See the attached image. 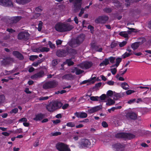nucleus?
<instances>
[{
	"mask_svg": "<svg viewBox=\"0 0 151 151\" xmlns=\"http://www.w3.org/2000/svg\"><path fill=\"white\" fill-rule=\"evenodd\" d=\"M136 100L135 99H132L128 101L127 103L128 104H131L134 103Z\"/></svg>",
	"mask_w": 151,
	"mask_h": 151,
	"instance_id": "59",
	"label": "nucleus"
},
{
	"mask_svg": "<svg viewBox=\"0 0 151 151\" xmlns=\"http://www.w3.org/2000/svg\"><path fill=\"white\" fill-rule=\"evenodd\" d=\"M75 115L78 118H85L87 116V114L84 112H76Z\"/></svg>",
	"mask_w": 151,
	"mask_h": 151,
	"instance_id": "23",
	"label": "nucleus"
},
{
	"mask_svg": "<svg viewBox=\"0 0 151 151\" xmlns=\"http://www.w3.org/2000/svg\"><path fill=\"white\" fill-rule=\"evenodd\" d=\"M122 61V58H117L116 59V63L115 64L116 67H117L119 65V63Z\"/></svg>",
	"mask_w": 151,
	"mask_h": 151,
	"instance_id": "35",
	"label": "nucleus"
},
{
	"mask_svg": "<svg viewBox=\"0 0 151 151\" xmlns=\"http://www.w3.org/2000/svg\"><path fill=\"white\" fill-rule=\"evenodd\" d=\"M95 48L97 51L101 52L102 50V48L101 47L99 48L98 46H95Z\"/></svg>",
	"mask_w": 151,
	"mask_h": 151,
	"instance_id": "49",
	"label": "nucleus"
},
{
	"mask_svg": "<svg viewBox=\"0 0 151 151\" xmlns=\"http://www.w3.org/2000/svg\"><path fill=\"white\" fill-rule=\"evenodd\" d=\"M104 11L107 13H110L111 11V9L109 8H106L104 9Z\"/></svg>",
	"mask_w": 151,
	"mask_h": 151,
	"instance_id": "46",
	"label": "nucleus"
},
{
	"mask_svg": "<svg viewBox=\"0 0 151 151\" xmlns=\"http://www.w3.org/2000/svg\"><path fill=\"white\" fill-rule=\"evenodd\" d=\"M48 99V97L45 96V97H41L39 98V100L40 101L46 100Z\"/></svg>",
	"mask_w": 151,
	"mask_h": 151,
	"instance_id": "54",
	"label": "nucleus"
},
{
	"mask_svg": "<svg viewBox=\"0 0 151 151\" xmlns=\"http://www.w3.org/2000/svg\"><path fill=\"white\" fill-rule=\"evenodd\" d=\"M121 86L124 89L127 90L129 89V86L126 83L124 82L121 84Z\"/></svg>",
	"mask_w": 151,
	"mask_h": 151,
	"instance_id": "31",
	"label": "nucleus"
},
{
	"mask_svg": "<svg viewBox=\"0 0 151 151\" xmlns=\"http://www.w3.org/2000/svg\"><path fill=\"white\" fill-rule=\"evenodd\" d=\"M112 147L116 150H122L125 147L124 145L119 143H117L112 145Z\"/></svg>",
	"mask_w": 151,
	"mask_h": 151,
	"instance_id": "18",
	"label": "nucleus"
},
{
	"mask_svg": "<svg viewBox=\"0 0 151 151\" xmlns=\"http://www.w3.org/2000/svg\"><path fill=\"white\" fill-rule=\"evenodd\" d=\"M114 94L113 92L112 91L109 90L107 92L106 95L108 97H110L112 95L113 96Z\"/></svg>",
	"mask_w": 151,
	"mask_h": 151,
	"instance_id": "41",
	"label": "nucleus"
},
{
	"mask_svg": "<svg viewBox=\"0 0 151 151\" xmlns=\"http://www.w3.org/2000/svg\"><path fill=\"white\" fill-rule=\"evenodd\" d=\"M69 104H65L63 106H62V108L63 109H65L67 108Z\"/></svg>",
	"mask_w": 151,
	"mask_h": 151,
	"instance_id": "63",
	"label": "nucleus"
},
{
	"mask_svg": "<svg viewBox=\"0 0 151 151\" xmlns=\"http://www.w3.org/2000/svg\"><path fill=\"white\" fill-rule=\"evenodd\" d=\"M5 97L4 95L1 94L0 95V104L4 102L5 101Z\"/></svg>",
	"mask_w": 151,
	"mask_h": 151,
	"instance_id": "36",
	"label": "nucleus"
},
{
	"mask_svg": "<svg viewBox=\"0 0 151 151\" xmlns=\"http://www.w3.org/2000/svg\"><path fill=\"white\" fill-rule=\"evenodd\" d=\"M137 115L134 112H130L127 113L126 115V117L127 119L135 120L137 119Z\"/></svg>",
	"mask_w": 151,
	"mask_h": 151,
	"instance_id": "17",
	"label": "nucleus"
},
{
	"mask_svg": "<svg viewBox=\"0 0 151 151\" xmlns=\"http://www.w3.org/2000/svg\"><path fill=\"white\" fill-rule=\"evenodd\" d=\"M135 91L132 90H128L126 92V93L127 95H130L132 93H134Z\"/></svg>",
	"mask_w": 151,
	"mask_h": 151,
	"instance_id": "57",
	"label": "nucleus"
},
{
	"mask_svg": "<svg viewBox=\"0 0 151 151\" xmlns=\"http://www.w3.org/2000/svg\"><path fill=\"white\" fill-rule=\"evenodd\" d=\"M60 119H56L55 120H53L52 122L54 124H58L60 122Z\"/></svg>",
	"mask_w": 151,
	"mask_h": 151,
	"instance_id": "61",
	"label": "nucleus"
},
{
	"mask_svg": "<svg viewBox=\"0 0 151 151\" xmlns=\"http://www.w3.org/2000/svg\"><path fill=\"white\" fill-rule=\"evenodd\" d=\"M74 11L76 12H78L81 7V0H75L73 3Z\"/></svg>",
	"mask_w": 151,
	"mask_h": 151,
	"instance_id": "11",
	"label": "nucleus"
},
{
	"mask_svg": "<svg viewBox=\"0 0 151 151\" xmlns=\"http://www.w3.org/2000/svg\"><path fill=\"white\" fill-rule=\"evenodd\" d=\"M12 54L14 56L19 60H22L24 59V57L23 55L17 51H13Z\"/></svg>",
	"mask_w": 151,
	"mask_h": 151,
	"instance_id": "19",
	"label": "nucleus"
},
{
	"mask_svg": "<svg viewBox=\"0 0 151 151\" xmlns=\"http://www.w3.org/2000/svg\"><path fill=\"white\" fill-rule=\"evenodd\" d=\"M102 126L105 128L107 127L108 126V125L107 123L105 121L103 122L102 123Z\"/></svg>",
	"mask_w": 151,
	"mask_h": 151,
	"instance_id": "55",
	"label": "nucleus"
},
{
	"mask_svg": "<svg viewBox=\"0 0 151 151\" xmlns=\"http://www.w3.org/2000/svg\"><path fill=\"white\" fill-rule=\"evenodd\" d=\"M132 54V53H129L127 52H125L123 55H122L123 58H125L126 57L129 56L131 55Z\"/></svg>",
	"mask_w": 151,
	"mask_h": 151,
	"instance_id": "43",
	"label": "nucleus"
},
{
	"mask_svg": "<svg viewBox=\"0 0 151 151\" xmlns=\"http://www.w3.org/2000/svg\"><path fill=\"white\" fill-rule=\"evenodd\" d=\"M122 108V106H116L115 107H113L111 108L110 109H108V111L111 113V111H114L115 109H121Z\"/></svg>",
	"mask_w": 151,
	"mask_h": 151,
	"instance_id": "30",
	"label": "nucleus"
},
{
	"mask_svg": "<svg viewBox=\"0 0 151 151\" xmlns=\"http://www.w3.org/2000/svg\"><path fill=\"white\" fill-rule=\"evenodd\" d=\"M44 75V72L42 71H41L39 73L32 76L31 78L33 79H36L39 78L43 77Z\"/></svg>",
	"mask_w": 151,
	"mask_h": 151,
	"instance_id": "21",
	"label": "nucleus"
},
{
	"mask_svg": "<svg viewBox=\"0 0 151 151\" xmlns=\"http://www.w3.org/2000/svg\"><path fill=\"white\" fill-rule=\"evenodd\" d=\"M63 104L60 101H55L50 102L46 106L47 109L50 112L54 111L60 109L62 106Z\"/></svg>",
	"mask_w": 151,
	"mask_h": 151,
	"instance_id": "2",
	"label": "nucleus"
},
{
	"mask_svg": "<svg viewBox=\"0 0 151 151\" xmlns=\"http://www.w3.org/2000/svg\"><path fill=\"white\" fill-rule=\"evenodd\" d=\"M80 147L85 148L90 147L91 145V142L90 140L87 139H82L80 143Z\"/></svg>",
	"mask_w": 151,
	"mask_h": 151,
	"instance_id": "8",
	"label": "nucleus"
},
{
	"mask_svg": "<svg viewBox=\"0 0 151 151\" xmlns=\"http://www.w3.org/2000/svg\"><path fill=\"white\" fill-rule=\"evenodd\" d=\"M75 69L76 70V74L78 75L81 74L84 72V71L81 70L80 69H79L78 68H75Z\"/></svg>",
	"mask_w": 151,
	"mask_h": 151,
	"instance_id": "34",
	"label": "nucleus"
},
{
	"mask_svg": "<svg viewBox=\"0 0 151 151\" xmlns=\"http://www.w3.org/2000/svg\"><path fill=\"white\" fill-rule=\"evenodd\" d=\"M119 35L125 38L128 37V33L126 32H121L119 33Z\"/></svg>",
	"mask_w": 151,
	"mask_h": 151,
	"instance_id": "33",
	"label": "nucleus"
},
{
	"mask_svg": "<svg viewBox=\"0 0 151 151\" xmlns=\"http://www.w3.org/2000/svg\"><path fill=\"white\" fill-rule=\"evenodd\" d=\"M58 60L57 59L53 60L52 63V64L53 66H55L58 64Z\"/></svg>",
	"mask_w": 151,
	"mask_h": 151,
	"instance_id": "45",
	"label": "nucleus"
},
{
	"mask_svg": "<svg viewBox=\"0 0 151 151\" xmlns=\"http://www.w3.org/2000/svg\"><path fill=\"white\" fill-rule=\"evenodd\" d=\"M56 147L57 149L60 151H70V150L67 145L62 143H58Z\"/></svg>",
	"mask_w": 151,
	"mask_h": 151,
	"instance_id": "9",
	"label": "nucleus"
},
{
	"mask_svg": "<svg viewBox=\"0 0 151 151\" xmlns=\"http://www.w3.org/2000/svg\"><path fill=\"white\" fill-rule=\"evenodd\" d=\"M18 111V109L17 108H15L13 109H12L11 111H10V113L11 114H12L13 113L14 114H16L17 112Z\"/></svg>",
	"mask_w": 151,
	"mask_h": 151,
	"instance_id": "48",
	"label": "nucleus"
},
{
	"mask_svg": "<svg viewBox=\"0 0 151 151\" xmlns=\"http://www.w3.org/2000/svg\"><path fill=\"white\" fill-rule=\"evenodd\" d=\"M58 85V82L55 80H53L44 83L43 88L45 89L52 88L56 87Z\"/></svg>",
	"mask_w": 151,
	"mask_h": 151,
	"instance_id": "5",
	"label": "nucleus"
},
{
	"mask_svg": "<svg viewBox=\"0 0 151 151\" xmlns=\"http://www.w3.org/2000/svg\"><path fill=\"white\" fill-rule=\"evenodd\" d=\"M22 18V17L21 16H15L11 17L9 19L10 24L12 26L14 24L19 22Z\"/></svg>",
	"mask_w": 151,
	"mask_h": 151,
	"instance_id": "13",
	"label": "nucleus"
},
{
	"mask_svg": "<svg viewBox=\"0 0 151 151\" xmlns=\"http://www.w3.org/2000/svg\"><path fill=\"white\" fill-rule=\"evenodd\" d=\"M66 125L69 127H73L75 126V124L73 122H69L67 123Z\"/></svg>",
	"mask_w": 151,
	"mask_h": 151,
	"instance_id": "42",
	"label": "nucleus"
},
{
	"mask_svg": "<svg viewBox=\"0 0 151 151\" xmlns=\"http://www.w3.org/2000/svg\"><path fill=\"white\" fill-rule=\"evenodd\" d=\"M115 58L114 57H111L109 58V61L111 63H113L114 61Z\"/></svg>",
	"mask_w": 151,
	"mask_h": 151,
	"instance_id": "58",
	"label": "nucleus"
},
{
	"mask_svg": "<svg viewBox=\"0 0 151 151\" xmlns=\"http://www.w3.org/2000/svg\"><path fill=\"white\" fill-rule=\"evenodd\" d=\"M6 31L11 33H12L15 32V31L11 28H7Z\"/></svg>",
	"mask_w": 151,
	"mask_h": 151,
	"instance_id": "53",
	"label": "nucleus"
},
{
	"mask_svg": "<svg viewBox=\"0 0 151 151\" xmlns=\"http://www.w3.org/2000/svg\"><path fill=\"white\" fill-rule=\"evenodd\" d=\"M48 44L50 48L54 49L55 47V45L52 44L51 41H49L48 42Z\"/></svg>",
	"mask_w": 151,
	"mask_h": 151,
	"instance_id": "50",
	"label": "nucleus"
},
{
	"mask_svg": "<svg viewBox=\"0 0 151 151\" xmlns=\"http://www.w3.org/2000/svg\"><path fill=\"white\" fill-rule=\"evenodd\" d=\"M66 62L68 66L73 65L74 63L71 59H68L66 60Z\"/></svg>",
	"mask_w": 151,
	"mask_h": 151,
	"instance_id": "38",
	"label": "nucleus"
},
{
	"mask_svg": "<svg viewBox=\"0 0 151 151\" xmlns=\"http://www.w3.org/2000/svg\"><path fill=\"white\" fill-rule=\"evenodd\" d=\"M73 28V26L70 24L65 23H58L55 26V30L60 32L69 31Z\"/></svg>",
	"mask_w": 151,
	"mask_h": 151,
	"instance_id": "1",
	"label": "nucleus"
},
{
	"mask_svg": "<svg viewBox=\"0 0 151 151\" xmlns=\"http://www.w3.org/2000/svg\"><path fill=\"white\" fill-rule=\"evenodd\" d=\"M56 55L57 56L60 57L65 56L68 55L66 48L65 47L64 49H60L58 50L56 52Z\"/></svg>",
	"mask_w": 151,
	"mask_h": 151,
	"instance_id": "14",
	"label": "nucleus"
},
{
	"mask_svg": "<svg viewBox=\"0 0 151 151\" xmlns=\"http://www.w3.org/2000/svg\"><path fill=\"white\" fill-rule=\"evenodd\" d=\"M115 137L118 138L130 139L134 137L135 135L132 134L126 133H119L115 135Z\"/></svg>",
	"mask_w": 151,
	"mask_h": 151,
	"instance_id": "6",
	"label": "nucleus"
},
{
	"mask_svg": "<svg viewBox=\"0 0 151 151\" xmlns=\"http://www.w3.org/2000/svg\"><path fill=\"white\" fill-rule=\"evenodd\" d=\"M56 44L57 45L61 44L62 41L60 40H58L56 41Z\"/></svg>",
	"mask_w": 151,
	"mask_h": 151,
	"instance_id": "62",
	"label": "nucleus"
},
{
	"mask_svg": "<svg viewBox=\"0 0 151 151\" xmlns=\"http://www.w3.org/2000/svg\"><path fill=\"white\" fill-rule=\"evenodd\" d=\"M84 9L83 8H81V12L78 14L79 16L81 17L82 15L84 13Z\"/></svg>",
	"mask_w": 151,
	"mask_h": 151,
	"instance_id": "56",
	"label": "nucleus"
},
{
	"mask_svg": "<svg viewBox=\"0 0 151 151\" xmlns=\"http://www.w3.org/2000/svg\"><path fill=\"white\" fill-rule=\"evenodd\" d=\"M50 49L46 47H43L40 49V51L42 52H47L49 51Z\"/></svg>",
	"mask_w": 151,
	"mask_h": 151,
	"instance_id": "40",
	"label": "nucleus"
},
{
	"mask_svg": "<svg viewBox=\"0 0 151 151\" xmlns=\"http://www.w3.org/2000/svg\"><path fill=\"white\" fill-rule=\"evenodd\" d=\"M109 19V17L106 15L99 16L95 20V22L96 23H100L102 24L105 23Z\"/></svg>",
	"mask_w": 151,
	"mask_h": 151,
	"instance_id": "10",
	"label": "nucleus"
},
{
	"mask_svg": "<svg viewBox=\"0 0 151 151\" xmlns=\"http://www.w3.org/2000/svg\"><path fill=\"white\" fill-rule=\"evenodd\" d=\"M10 36L9 35H7L4 36L3 37V39L4 40H7L9 39Z\"/></svg>",
	"mask_w": 151,
	"mask_h": 151,
	"instance_id": "64",
	"label": "nucleus"
},
{
	"mask_svg": "<svg viewBox=\"0 0 151 151\" xmlns=\"http://www.w3.org/2000/svg\"><path fill=\"white\" fill-rule=\"evenodd\" d=\"M16 2L19 4H25L30 1V0H16Z\"/></svg>",
	"mask_w": 151,
	"mask_h": 151,
	"instance_id": "27",
	"label": "nucleus"
},
{
	"mask_svg": "<svg viewBox=\"0 0 151 151\" xmlns=\"http://www.w3.org/2000/svg\"><path fill=\"white\" fill-rule=\"evenodd\" d=\"M92 65V63L91 62H87L80 64L78 66L82 69H87L91 67Z\"/></svg>",
	"mask_w": 151,
	"mask_h": 151,
	"instance_id": "16",
	"label": "nucleus"
},
{
	"mask_svg": "<svg viewBox=\"0 0 151 151\" xmlns=\"http://www.w3.org/2000/svg\"><path fill=\"white\" fill-rule=\"evenodd\" d=\"M0 5L6 7H12L13 6L11 0H0Z\"/></svg>",
	"mask_w": 151,
	"mask_h": 151,
	"instance_id": "12",
	"label": "nucleus"
},
{
	"mask_svg": "<svg viewBox=\"0 0 151 151\" xmlns=\"http://www.w3.org/2000/svg\"><path fill=\"white\" fill-rule=\"evenodd\" d=\"M22 129L20 128L19 129H17L14 132V133H20L22 132Z\"/></svg>",
	"mask_w": 151,
	"mask_h": 151,
	"instance_id": "52",
	"label": "nucleus"
},
{
	"mask_svg": "<svg viewBox=\"0 0 151 151\" xmlns=\"http://www.w3.org/2000/svg\"><path fill=\"white\" fill-rule=\"evenodd\" d=\"M66 50L68 52V55L69 54L70 55H73L76 54L77 53V51L75 49L70 47H66Z\"/></svg>",
	"mask_w": 151,
	"mask_h": 151,
	"instance_id": "22",
	"label": "nucleus"
},
{
	"mask_svg": "<svg viewBox=\"0 0 151 151\" xmlns=\"http://www.w3.org/2000/svg\"><path fill=\"white\" fill-rule=\"evenodd\" d=\"M99 97H100V99H99L100 100H104L106 98V96L105 94H103Z\"/></svg>",
	"mask_w": 151,
	"mask_h": 151,
	"instance_id": "47",
	"label": "nucleus"
},
{
	"mask_svg": "<svg viewBox=\"0 0 151 151\" xmlns=\"http://www.w3.org/2000/svg\"><path fill=\"white\" fill-rule=\"evenodd\" d=\"M14 62V60L13 58L9 56H7L4 57L2 60L1 63L2 65L4 66H8L11 65Z\"/></svg>",
	"mask_w": 151,
	"mask_h": 151,
	"instance_id": "4",
	"label": "nucleus"
},
{
	"mask_svg": "<svg viewBox=\"0 0 151 151\" xmlns=\"http://www.w3.org/2000/svg\"><path fill=\"white\" fill-rule=\"evenodd\" d=\"M142 42H138L132 43L131 45V47L133 50H135L137 49L139 46V45L142 44L145 41V38H141Z\"/></svg>",
	"mask_w": 151,
	"mask_h": 151,
	"instance_id": "15",
	"label": "nucleus"
},
{
	"mask_svg": "<svg viewBox=\"0 0 151 151\" xmlns=\"http://www.w3.org/2000/svg\"><path fill=\"white\" fill-rule=\"evenodd\" d=\"M38 57L37 55H31L30 57L29 60H31L33 61Z\"/></svg>",
	"mask_w": 151,
	"mask_h": 151,
	"instance_id": "44",
	"label": "nucleus"
},
{
	"mask_svg": "<svg viewBox=\"0 0 151 151\" xmlns=\"http://www.w3.org/2000/svg\"><path fill=\"white\" fill-rule=\"evenodd\" d=\"M125 94V93H116L114 92L113 94V99L117 100L120 98L123 97Z\"/></svg>",
	"mask_w": 151,
	"mask_h": 151,
	"instance_id": "24",
	"label": "nucleus"
},
{
	"mask_svg": "<svg viewBox=\"0 0 151 151\" xmlns=\"http://www.w3.org/2000/svg\"><path fill=\"white\" fill-rule=\"evenodd\" d=\"M110 70L112 73L113 75H115L117 71L116 69L115 68H111L110 69Z\"/></svg>",
	"mask_w": 151,
	"mask_h": 151,
	"instance_id": "51",
	"label": "nucleus"
},
{
	"mask_svg": "<svg viewBox=\"0 0 151 151\" xmlns=\"http://www.w3.org/2000/svg\"><path fill=\"white\" fill-rule=\"evenodd\" d=\"M127 42L126 41H123L122 42H118V45L119 47H122L125 46L127 44Z\"/></svg>",
	"mask_w": 151,
	"mask_h": 151,
	"instance_id": "39",
	"label": "nucleus"
},
{
	"mask_svg": "<svg viewBox=\"0 0 151 151\" xmlns=\"http://www.w3.org/2000/svg\"><path fill=\"white\" fill-rule=\"evenodd\" d=\"M29 34L25 31L21 32L18 35L17 38L18 40H27L29 38Z\"/></svg>",
	"mask_w": 151,
	"mask_h": 151,
	"instance_id": "7",
	"label": "nucleus"
},
{
	"mask_svg": "<svg viewBox=\"0 0 151 151\" xmlns=\"http://www.w3.org/2000/svg\"><path fill=\"white\" fill-rule=\"evenodd\" d=\"M109 63V60L108 59H105L100 64V66L106 65Z\"/></svg>",
	"mask_w": 151,
	"mask_h": 151,
	"instance_id": "28",
	"label": "nucleus"
},
{
	"mask_svg": "<svg viewBox=\"0 0 151 151\" xmlns=\"http://www.w3.org/2000/svg\"><path fill=\"white\" fill-rule=\"evenodd\" d=\"M85 35L81 34L75 39L73 40L69 43V45L72 47H75L81 43L85 39Z\"/></svg>",
	"mask_w": 151,
	"mask_h": 151,
	"instance_id": "3",
	"label": "nucleus"
},
{
	"mask_svg": "<svg viewBox=\"0 0 151 151\" xmlns=\"http://www.w3.org/2000/svg\"><path fill=\"white\" fill-rule=\"evenodd\" d=\"M63 80H71L74 78L73 76L71 73L67 74L64 75L62 77Z\"/></svg>",
	"mask_w": 151,
	"mask_h": 151,
	"instance_id": "25",
	"label": "nucleus"
},
{
	"mask_svg": "<svg viewBox=\"0 0 151 151\" xmlns=\"http://www.w3.org/2000/svg\"><path fill=\"white\" fill-rule=\"evenodd\" d=\"M45 115L42 113H40L36 115V117L34 118V120L36 121L40 120L44 117Z\"/></svg>",
	"mask_w": 151,
	"mask_h": 151,
	"instance_id": "26",
	"label": "nucleus"
},
{
	"mask_svg": "<svg viewBox=\"0 0 151 151\" xmlns=\"http://www.w3.org/2000/svg\"><path fill=\"white\" fill-rule=\"evenodd\" d=\"M27 121V119L25 117H23L20 119L19 120V122H26Z\"/></svg>",
	"mask_w": 151,
	"mask_h": 151,
	"instance_id": "60",
	"label": "nucleus"
},
{
	"mask_svg": "<svg viewBox=\"0 0 151 151\" xmlns=\"http://www.w3.org/2000/svg\"><path fill=\"white\" fill-rule=\"evenodd\" d=\"M115 103V101L111 99H109L108 100V102L106 104L108 105H111L114 104Z\"/></svg>",
	"mask_w": 151,
	"mask_h": 151,
	"instance_id": "32",
	"label": "nucleus"
},
{
	"mask_svg": "<svg viewBox=\"0 0 151 151\" xmlns=\"http://www.w3.org/2000/svg\"><path fill=\"white\" fill-rule=\"evenodd\" d=\"M102 107L101 105L98 106L93 107L89 109L88 111L89 114H92L99 110L102 108Z\"/></svg>",
	"mask_w": 151,
	"mask_h": 151,
	"instance_id": "20",
	"label": "nucleus"
},
{
	"mask_svg": "<svg viewBox=\"0 0 151 151\" xmlns=\"http://www.w3.org/2000/svg\"><path fill=\"white\" fill-rule=\"evenodd\" d=\"M100 99V97L98 96H91L90 97V99L92 101H100L99 99Z\"/></svg>",
	"mask_w": 151,
	"mask_h": 151,
	"instance_id": "37",
	"label": "nucleus"
},
{
	"mask_svg": "<svg viewBox=\"0 0 151 151\" xmlns=\"http://www.w3.org/2000/svg\"><path fill=\"white\" fill-rule=\"evenodd\" d=\"M118 45V42L117 41H114L112 42L110 45L111 48H114L116 47Z\"/></svg>",
	"mask_w": 151,
	"mask_h": 151,
	"instance_id": "29",
	"label": "nucleus"
}]
</instances>
